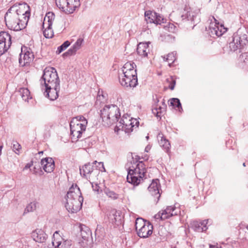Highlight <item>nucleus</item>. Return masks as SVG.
<instances>
[{
  "label": "nucleus",
  "instance_id": "obj_27",
  "mask_svg": "<svg viewBox=\"0 0 248 248\" xmlns=\"http://www.w3.org/2000/svg\"><path fill=\"white\" fill-rule=\"evenodd\" d=\"M55 16L52 12H48L46 14L43 23V25L46 28L51 27L53 22L55 20Z\"/></svg>",
  "mask_w": 248,
  "mask_h": 248
},
{
  "label": "nucleus",
  "instance_id": "obj_26",
  "mask_svg": "<svg viewBox=\"0 0 248 248\" xmlns=\"http://www.w3.org/2000/svg\"><path fill=\"white\" fill-rule=\"evenodd\" d=\"M149 50V45L144 43H140L138 45L137 49V53L142 57L147 56Z\"/></svg>",
  "mask_w": 248,
  "mask_h": 248
},
{
  "label": "nucleus",
  "instance_id": "obj_19",
  "mask_svg": "<svg viewBox=\"0 0 248 248\" xmlns=\"http://www.w3.org/2000/svg\"><path fill=\"white\" fill-rule=\"evenodd\" d=\"M140 156H132L131 159L130 160L131 164H132L131 168L140 170L142 174H145V165L142 161L140 160Z\"/></svg>",
  "mask_w": 248,
  "mask_h": 248
},
{
  "label": "nucleus",
  "instance_id": "obj_36",
  "mask_svg": "<svg viewBox=\"0 0 248 248\" xmlns=\"http://www.w3.org/2000/svg\"><path fill=\"white\" fill-rule=\"evenodd\" d=\"M170 104L175 108H177L179 110L182 109L181 104L180 100L178 98H172L170 101Z\"/></svg>",
  "mask_w": 248,
  "mask_h": 248
},
{
  "label": "nucleus",
  "instance_id": "obj_48",
  "mask_svg": "<svg viewBox=\"0 0 248 248\" xmlns=\"http://www.w3.org/2000/svg\"><path fill=\"white\" fill-rule=\"evenodd\" d=\"M174 83H175V82L174 81V82H173V84H174ZM174 85H171V86H170V89L171 90H173V89H174Z\"/></svg>",
  "mask_w": 248,
  "mask_h": 248
},
{
  "label": "nucleus",
  "instance_id": "obj_14",
  "mask_svg": "<svg viewBox=\"0 0 248 248\" xmlns=\"http://www.w3.org/2000/svg\"><path fill=\"white\" fill-rule=\"evenodd\" d=\"M145 19L148 23L161 24L163 23L164 19L156 12L148 10L144 13Z\"/></svg>",
  "mask_w": 248,
  "mask_h": 248
},
{
  "label": "nucleus",
  "instance_id": "obj_8",
  "mask_svg": "<svg viewBox=\"0 0 248 248\" xmlns=\"http://www.w3.org/2000/svg\"><path fill=\"white\" fill-rule=\"evenodd\" d=\"M139 122L135 118H132L129 115L124 114L120 122L119 126L126 133H130L134 129L138 127Z\"/></svg>",
  "mask_w": 248,
  "mask_h": 248
},
{
  "label": "nucleus",
  "instance_id": "obj_10",
  "mask_svg": "<svg viewBox=\"0 0 248 248\" xmlns=\"http://www.w3.org/2000/svg\"><path fill=\"white\" fill-rule=\"evenodd\" d=\"M11 8L15 13L18 14V16H20L21 18L26 17L27 23L28 22L31 16V10L30 6L27 3H16Z\"/></svg>",
  "mask_w": 248,
  "mask_h": 248
},
{
  "label": "nucleus",
  "instance_id": "obj_50",
  "mask_svg": "<svg viewBox=\"0 0 248 248\" xmlns=\"http://www.w3.org/2000/svg\"><path fill=\"white\" fill-rule=\"evenodd\" d=\"M147 156L145 155V156H144V157H143V158H143V159H148V158H146V157H147Z\"/></svg>",
  "mask_w": 248,
  "mask_h": 248
},
{
  "label": "nucleus",
  "instance_id": "obj_30",
  "mask_svg": "<svg viewBox=\"0 0 248 248\" xmlns=\"http://www.w3.org/2000/svg\"><path fill=\"white\" fill-rule=\"evenodd\" d=\"M160 145L163 147L166 153L169 154L170 150V144L169 141L165 137L162 136L159 140Z\"/></svg>",
  "mask_w": 248,
  "mask_h": 248
},
{
  "label": "nucleus",
  "instance_id": "obj_37",
  "mask_svg": "<svg viewBox=\"0 0 248 248\" xmlns=\"http://www.w3.org/2000/svg\"><path fill=\"white\" fill-rule=\"evenodd\" d=\"M110 219L112 223H114L117 225L121 223V218L119 213L115 212V213L112 214V216L110 217Z\"/></svg>",
  "mask_w": 248,
  "mask_h": 248
},
{
  "label": "nucleus",
  "instance_id": "obj_41",
  "mask_svg": "<svg viewBox=\"0 0 248 248\" xmlns=\"http://www.w3.org/2000/svg\"><path fill=\"white\" fill-rule=\"evenodd\" d=\"M83 41V39L80 38L78 39L77 40V41H76V42L75 43L73 46V49L75 50V51L80 48L82 44Z\"/></svg>",
  "mask_w": 248,
  "mask_h": 248
},
{
  "label": "nucleus",
  "instance_id": "obj_46",
  "mask_svg": "<svg viewBox=\"0 0 248 248\" xmlns=\"http://www.w3.org/2000/svg\"><path fill=\"white\" fill-rule=\"evenodd\" d=\"M33 165V162L31 161V162L27 163L25 166L24 170H27L29 168H30Z\"/></svg>",
  "mask_w": 248,
  "mask_h": 248
},
{
  "label": "nucleus",
  "instance_id": "obj_53",
  "mask_svg": "<svg viewBox=\"0 0 248 248\" xmlns=\"http://www.w3.org/2000/svg\"><path fill=\"white\" fill-rule=\"evenodd\" d=\"M96 162H97V161H94V162L93 163V164H96Z\"/></svg>",
  "mask_w": 248,
  "mask_h": 248
},
{
  "label": "nucleus",
  "instance_id": "obj_16",
  "mask_svg": "<svg viewBox=\"0 0 248 248\" xmlns=\"http://www.w3.org/2000/svg\"><path fill=\"white\" fill-rule=\"evenodd\" d=\"M11 37L10 35L6 31L0 32V53H2L7 49L11 46Z\"/></svg>",
  "mask_w": 248,
  "mask_h": 248
},
{
  "label": "nucleus",
  "instance_id": "obj_2",
  "mask_svg": "<svg viewBox=\"0 0 248 248\" xmlns=\"http://www.w3.org/2000/svg\"><path fill=\"white\" fill-rule=\"evenodd\" d=\"M21 18L10 7L5 16L6 25L11 30L20 31L27 25V18Z\"/></svg>",
  "mask_w": 248,
  "mask_h": 248
},
{
  "label": "nucleus",
  "instance_id": "obj_54",
  "mask_svg": "<svg viewBox=\"0 0 248 248\" xmlns=\"http://www.w3.org/2000/svg\"><path fill=\"white\" fill-rule=\"evenodd\" d=\"M43 152H39V154H43Z\"/></svg>",
  "mask_w": 248,
  "mask_h": 248
},
{
  "label": "nucleus",
  "instance_id": "obj_40",
  "mask_svg": "<svg viewBox=\"0 0 248 248\" xmlns=\"http://www.w3.org/2000/svg\"><path fill=\"white\" fill-rule=\"evenodd\" d=\"M70 45V43L68 41H66L64 42L61 46L58 47L57 51L58 53H60L62 51L65 50L68 46H69Z\"/></svg>",
  "mask_w": 248,
  "mask_h": 248
},
{
  "label": "nucleus",
  "instance_id": "obj_5",
  "mask_svg": "<svg viewBox=\"0 0 248 248\" xmlns=\"http://www.w3.org/2000/svg\"><path fill=\"white\" fill-rule=\"evenodd\" d=\"M248 44V32L246 31L238 30L233 36L232 41L230 43L229 47L234 51L241 49Z\"/></svg>",
  "mask_w": 248,
  "mask_h": 248
},
{
  "label": "nucleus",
  "instance_id": "obj_34",
  "mask_svg": "<svg viewBox=\"0 0 248 248\" xmlns=\"http://www.w3.org/2000/svg\"><path fill=\"white\" fill-rule=\"evenodd\" d=\"M43 33L44 36L46 38H51L54 35L53 31L51 27H48L46 28L45 26L43 25Z\"/></svg>",
  "mask_w": 248,
  "mask_h": 248
},
{
  "label": "nucleus",
  "instance_id": "obj_55",
  "mask_svg": "<svg viewBox=\"0 0 248 248\" xmlns=\"http://www.w3.org/2000/svg\"><path fill=\"white\" fill-rule=\"evenodd\" d=\"M245 164H246V163H243V165L244 167H245V166H246V165H245Z\"/></svg>",
  "mask_w": 248,
  "mask_h": 248
},
{
  "label": "nucleus",
  "instance_id": "obj_22",
  "mask_svg": "<svg viewBox=\"0 0 248 248\" xmlns=\"http://www.w3.org/2000/svg\"><path fill=\"white\" fill-rule=\"evenodd\" d=\"M46 96L51 100H55L58 97V92L60 89V85L53 87L50 86H44Z\"/></svg>",
  "mask_w": 248,
  "mask_h": 248
},
{
  "label": "nucleus",
  "instance_id": "obj_25",
  "mask_svg": "<svg viewBox=\"0 0 248 248\" xmlns=\"http://www.w3.org/2000/svg\"><path fill=\"white\" fill-rule=\"evenodd\" d=\"M208 220H204L202 222L197 221H193L192 223V227L195 231L202 232L205 231L207 229L206 224Z\"/></svg>",
  "mask_w": 248,
  "mask_h": 248
},
{
  "label": "nucleus",
  "instance_id": "obj_20",
  "mask_svg": "<svg viewBox=\"0 0 248 248\" xmlns=\"http://www.w3.org/2000/svg\"><path fill=\"white\" fill-rule=\"evenodd\" d=\"M153 229V225L149 222H147L146 225L142 226L139 229L137 232L138 235L141 238H147L152 234Z\"/></svg>",
  "mask_w": 248,
  "mask_h": 248
},
{
  "label": "nucleus",
  "instance_id": "obj_24",
  "mask_svg": "<svg viewBox=\"0 0 248 248\" xmlns=\"http://www.w3.org/2000/svg\"><path fill=\"white\" fill-rule=\"evenodd\" d=\"M81 197V193L79 188L77 185H72L67 192L66 199H78Z\"/></svg>",
  "mask_w": 248,
  "mask_h": 248
},
{
  "label": "nucleus",
  "instance_id": "obj_47",
  "mask_svg": "<svg viewBox=\"0 0 248 248\" xmlns=\"http://www.w3.org/2000/svg\"><path fill=\"white\" fill-rule=\"evenodd\" d=\"M92 187L94 191H97L98 193L99 192V186L97 185L95 186L92 185Z\"/></svg>",
  "mask_w": 248,
  "mask_h": 248
},
{
  "label": "nucleus",
  "instance_id": "obj_51",
  "mask_svg": "<svg viewBox=\"0 0 248 248\" xmlns=\"http://www.w3.org/2000/svg\"><path fill=\"white\" fill-rule=\"evenodd\" d=\"M173 25L172 24H169V26H172Z\"/></svg>",
  "mask_w": 248,
  "mask_h": 248
},
{
  "label": "nucleus",
  "instance_id": "obj_4",
  "mask_svg": "<svg viewBox=\"0 0 248 248\" xmlns=\"http://www.w3.org/2000/svg\"><path fill=\"white\" fill-rule=\"evenodd\" d=\"M87 121L82 116H78L72 119L70 122L71 137L73 142L78 140L81 137L86 128Z\"/></svg>",
  "mask_w": 248,
  "mask_h": 248
},
{
  "label": "nucleus",
  "instance_id": "obj_29",
  "mask_svg": "<svg viewBox=\"0 0 248 248\" xmlns=\"http://www.w3.org/2000/svg\"><path fill=\"white\" fill-rule=\"evenodd\" d=\"M80 235L84 240H87L91 236L90 229L84 225H80Z\"/></svg>",
  "mask_w": 248,
  "mask_h": 248
},
{
  "label": "nucleus",
  "instance_id": "obj_15",
  "mask_svg": "<svg viewBox=\"0 0 248 248\" xmlns=\"http://www.w3.org/2000/svg\"><path fill=\"white\" fill-rule=\"evenodd\" d=\"M179 212V209L174 206H167L161 213L159 212L157 215H156L155 217L158 218L159 217L162 220H164L173 216L177 215Z\"/></svg>",
  "mask_w": 248,
  "mask_h": 248
},
{
  "label": "nucleus",
  "instance_id": "obj_39",
  "mask_svg": "<svg viewBox=\"0 0 248 248\" xmlns=\"http://www.w3.org/2000/svg\"><path fill=\"white\" fill-rule=\"evenodd\" d=\"M105 193L108 197L113 199H116L118 198V195L114 191H111L108 189H106L105 190Z\"/></svg>",
  "mask_w": 248,
  "mask_h": 248
},
{
  "label": "nucleus",
  "instance_id": "obj_21",
  "mask_svg": "<svg viewBox=\"0 0 248 248\" xmlns=\"http://www.w3.org/2000/svg\"><path fill=\"white\" fill-rule=\"evenodd\" d=\"M31 234L33 240L40 243L45 242L47 237V234L42 229H36L32 231Z\"/></svg>",
  "mask_w": 248,
  "mask_h": 248
},
{
  "label": "nucleus",
  "instance_id": "obj_6",
  "mask_svg": "<svg viewBox=\"0 0 248 248\" xmlns=\"http://www.w3.org/2000/svg\"><path fill=\"white\" fill-rule=\"evenodd\" d=\"M55 3L60 10L66 14L74 13L80 5V0H55Z\"/></svg>",
  "mask_w": 248,
  "mask_h": 248
},
{
  "label": "nucleus",
  "instance_id": "obj_57",
  "mask_svg": "<svg viewBox=\"0 0 248 248\" xmlns=\"http://www.w3.org/2000/svg\"><path fill=\"white\" fill-rule=\"evenodd\" d=\"M2 147V145H1V146H0V148H1Z\"/></svg>",
  "mask_w": 248,
  "mask_h": 248
},
{
  "label": "nucleus",
  "instance_id": "obj_3",
  "mask_svg": "<svg viewBox=\"0 0 248 248\" xmlns=\"http://www.w3.org/2000/svg\"><path fill=\"white\" fill-rule=\"evenodd\" d=\"M104 124L109 126L118 122L121 117L119 108L114 105H106L101 111Z\"/></svg>",
  "mask_w": 248,
  "mask_h": 248
},
{
  "label": "nucleus",
  "instance_id": "obj_12",
  "mask_svg": "<svg viewBox=\"0 0 248 248\" xmlns=\"http://www.w3.org/2000/svg\"><path fill=\"white\" fill-rule=\"evenodd\" d=\"M213 21L211 22L209 26V30L211 36H221L223 33L227 31V29L223 25L219 24L217 20L212 16Z\"/></svg>",
  "mask_w": 248,
  "mask_h": 248
},
{
  "label": "nucleus",
  "instance_id": "obj_42",
  "mask_svg": "<svg viewBox=\"0 0 248 248\" xmlns=\"http://www.w3.org/2000/svg\"><path fill=\"white\" fill-rule=\"evenodd\" d=\"M21 150V145L18 143L16 142L13 145V150L16 154H19L20 152V150Z\"/></svg>",
  "mask_w": 248,
  "mask_h": 248
},
{
  "label": "nucleus",
  "instance_id": "obj_45",
  "mask_svg": "<svg viewBox=\"0 0 248 248\" xmlns=\"http://www.w3.org/2000/svg\"><path fill=\"white\" fill-rule=\"evenodd\" d=\"M152 150V146L151 145H147L145 148V153H151V151Z\"/></svg>",
  "mask_w": 248,
  "mask_h": 248
},
{
  "label": "nucleus",
  "instance_id": "obj_43",
  "mask_svg": "<svg viewBox=\"0 0 248 248\" xmlns=\"http://www.w3.org/2000/svg\"><path fill=\"white\" fill-rule=\"evenodd\" d=\"M241 58L246 65H248V53H244L241 54Z\"/></svg>",
  "mask_w": 248,
  "mask_h": 248
},
{
  "label": "nucleus",
  "instance_id": "obj_38",
  "mask_svg": "<svg viewBox=\"0 0 248 248\" xmlns=\"http://www.w3.org/2000/svg\"><path fill=\"white\" fill-rule=\"evenodd\" d=\"M147 222H145L144 220L141 218H138L135 221V228L136 231L138 232L139 229L144 225H146Z\"/></svg>",
  "mask_w": 248,
  "mask_h": 248
},
{
  "label": "nucleus",
  "instance_id": "obj_7",
  "mask_svg": "<svg viewBox=\"0 0 248 248\" xmlns=\"http://www.w3.org/2000/svg\"><path fill=\"white\" fill-rule=\"evenodd\" d=\"M44 86L56 87L59 85V80L56 69L52 67H46L42 77Z\"/></svg>",
  "mask_w": 248,
  "mask_h": 248
},
{
  "label": "nucleus",
  "instance_id": "obj_13",
  "mask_svg": "<svg viewBox=\"0 0 248 248\" xmlns=\"http://www.w3.org/2000/svg\"><path fill=\"white\" fill-rule=\"evenodd\" d=\"M52 244L54 248H70L72 245L71 241L68 240H64L60 235L59 231H56L54 233Z\"/></svg>",
  "mask_w": 248,
  "mask_h": 248
},
{
  "label": "nucleus",
  "instance_id": "obj_31",
  "mask_svg": "<svg viewBox=\"0 0 248 248\" xmlns=\"http://www.w3.org/2000/svg\"><path fill=\"white\" fill-rule=\"evenodd\" d=\"M162 105H157L155 108H154L152 111L154 114L156 116H159V114L161 113L166 109V105L164 101L161 102Z\"/></svg>",
  "mask_w": 248,
  "mask_h": 248
},
{
  "label": "nucleus",
  "instance_id": "obj_49",
  "mask_svg": "<svg viewBox=\"0 0 248 248\" xmlns=\"http://www.w3.org/2000/svg\"><path fill=\"white\" fill-rule=\"evenodd\" d=\"M36 169V167H34V170H33V173H37V171L35 170Z\"/></svg>",
  "mask_w": 248,
  "mask_h": 248
},
{
  "label": "nucleus",
  "instance_id": "obj_11",
  "mask_svg": "<svg viewBox=\"0 0 248 248\" xmlns=\"http://www.w3.org/2000/svg\"><path fill=\"white\" fill-rule=\"evenodd\" d=\"M66 202L65 206L69 212L77 213L81 208L83 201L82 197L78 199H66Z\"/></svg>",
  "mask_w": 248,
  "mask_h": 248
},
{
  "label": "nucleus",
  "instance_id": "obj_1",
  "mask_svg": "<svg viewBox=\"0 0 248 248\" xmlns=\"http://www.w3.org/2000/svg\"><path fill=\"white\" fill-rule=\"evenodd\" d=\"M122 73L119 75L120 84L124 87H135L138 84L136 65L134 62H126L122 69Z\"/></svg>",
  "mask_w": 248,
  "mask_h": 248
},
{
  "label": "nucleus",
  "instance_id": "obj_9",
  "mask_svg": "<svg viewBox=\"0 0 248 248\" xmlns=\"http://www.w3.org/2000/svg\"><path fill=\"white\" fill-rule=\"evenodd\" d=\"M144 175L142 174L140 170L129 167L127 176V181L134 186H138L143 181Z\"/></svg>",
  "mask_w": 248,
  "mask_h": 248
},
{
  "label": "nucleus",
  "instance_id": "obj_44",
  "mask_svg": "<svg viewBox=\"0 0 248 248\" xmlns=\"http://www.w3.org/2000/svg\"><path fill=\"white\" fill-rule=\"evenodd\" d=\"M98 167H99V169L101 170V171H105V168H104V164H103V162H99L98 163Z\"/></svg>",
  "mask_w": 248,
  "mask_h": 248
},
{
  "label": "nucleus",
  "instance_id": "obj_52",
  "mask_svg": "<svg viewBox=\"0 0 248 248\" xmlns=\"http://www.w3.org/2000/svg\"><path fill=\"white\" fill-rule=\"evenodd\" d=\"M246 228L248 230V225L246 226Z\"/></svg>",
  "mask_w": 248,
  "mask_h": 248
},
{
  "label": "nucleus",
  "instance_id": "obj_35",
  "mask_svg": "<svg viewBox=\"0 0 248 248\" xmlns=\"http://www.w3.org/2000/svg\"><path fill=\"white\" fill-rule=\"evenodd\" d=\"M19 92L23 100L27 101L28 99L31 98L30 92L27 88H21Z\"/></svg>",
  "mask_w": 248,
  "mask_h": 248
},
{
  "label": "nucleus",
  "instance_id": "obj_28",
  "mask_svg": "<svg viewBox=\"0 0 248 248\" xmlns=\"http://www.w3.org/2000/svg\"><path fill=\"white\" fill-rule=\"evenodd\" d=\"M93 170L92 164L90 163H88L83 166L82 168H79L80 174L83 177H87V175L90 174Z\"/></svg>",
  "mask_w": 248,
  "mask_h": 248
},
{
  "label": "nucleus",
  "instance_id": "obj_56",
  "mask_svg": "<svg viewBox=\"0 0 248 248\" xmlns=\"http://www.w3.org/2000/svg\"><path fill=\"white\" fill-rule=\"evenodd\" d=\"M170 248H177L176 247H171Z\"/></svg>",
  "mask_w": 248,
  "mask_h": 248
},
{
  "label": "nucleus",
  "instance_id": "obj_32",
  "mask_svg": "<svg viewBox=\"0 0 248 248\" xmlns=\"http://www.w3.org/2000/svg\"><path fill=\"white\" fill-rule=\"evenodd\" d=\"M38 205V202L33 201L28 204L25 209L23 215L29 212H33L36 209L37 206Z\"/></svg>",
  "mask_w": 248,
  "mask_h": 248
},
{
  "label": "nucleus",
  "instance_id": "obj_33",
  "mask_svg": "<svg viewBox=\"0 0 248 248\" xmlns=\"http://www.w3.org/2000/svg\"><path fill=\"white\" fill-rule=\"evenodd\" d=\"M164 60L168 62V65L170 66L176 60V53L174 52L169 53L166 56L164 57Z\"/></svg>",
  "mask_w": 248,
  "mask_h": 248
},
{
  "label": "nucleus",
  "instance_id": "obj_17",
  "mask_svg": "<svg viewBox=\"0 0 248 248\" xmlns=\"http://www.w3.org/2000/svg\"><path fill=\"white\" fill-rule=\"evenodd\" d=\"M160 186L158 179L153 180L152 183L148 187L149 192L152 196L155 197L154 201L157 202L160 197L159 187Z\"/></svg>",
  "mask_w": 248,
  "mask_h": 248
},
{
  "label": "nucleus",
  "instance_id": "obj_23",
  "mask_svg": "<svg viewBox=\"0 0 248 248\" xmlns=\"http://www.w3.org/2000/svg\"><path fill=\"white\" fill-rule=\"evenodd\" d=\"M42 167L47 173L51 172L55 168L54 160L51 157H46L42 159L41 161Z\"/></svg>",
  "mask_w": 248,
  "mask_h": 248
},
{
  "label": "nucleus",
  "instance_id": "obj_18",
  "mask_svg": "<svg viewBox=\"0 0 248 248\" xmlns=\"http://www.w3.org/2000/svg\"><path fill=\"white\" fill-rule=\"evenodd\" d=\"M34 55L29 51H23L20 54L19 63L20 66H25L29 65L33 61Z\"/></svg>",
  "mask_w": 248,
  "mask_h": 248
}]
</instances>
